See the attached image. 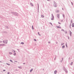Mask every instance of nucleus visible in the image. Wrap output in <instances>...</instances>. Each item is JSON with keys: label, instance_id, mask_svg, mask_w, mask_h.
<instances>
[{"label": "nucleus", "instance_id": "nucleus-12", "mask_svg": "<svg viewBox=\"0 0 74 74\" xmlns=\"http://www.w3.org/2000/svg\"><path fill=\"white\" fill-rule=\"evenodd\" d=\"M38 4V8H39V6H38V3L37 4Z\"/></svg>", "mask_w": 74, "mask_h": 74}, {"label": "nucleus", "instance_id": "nucleus-26", "mask_svg": "<svg viewBox=\"0 0 74 74\" xmlns=\"http://www.w3.org/2000/svg\"><path fill=\"white\" fill-rule=\"evenodd\" d=\"M38 35H39V36H41V35L40 34L39 32H38Z\"/></svg>", "mask_w": 74, "mask_h": 74}, {"label": "nucleus", "instance_id": "nucleus-55", "mask_svg": "<svg viewBox=\"0 0 74 74\" xmlns=\"http://www.w3.org/2000/svg\"><path fill=\"white\" fill-rule=\"evenodd\" d=\"M0 62H1V61H0Z\"/></svg>", "mask_w": 74, "mask_h": 74}, {"label": "nucleus", "instance_id": "nucleus-44", "mask_svg": "<svg viewBox=\"0 0 74 74\" xmlns=\"http://www.w3.org/2000/svg\"><path fill=\"white\" fill-rule=\"evenodd\" d=\"M17 50L18 51H19V49H17Z\"/></svg>", "mask_w": 74, "mask_h": 74}, {"label": "nucleus", "instance_id": "nucleus-4", "mask_svg": "<svg viewBox=\"0 0 74 74\" xmlns=\"http://www.w3.org/2000/svg\"><path fill=\"white\" fill-rule=\"evenodd\" d=\"M8 42V40H3V43H4V44H7V42Z\"/></svg>", "mask_w": 74, "mask_h": 74}, {"label": "nucleus", "instance_id": "nucleus-6", "mask_svg": "<svg viewBox=\"0 0 74 74\" xmlns=\"http://www.w3.org/2000/svg\"><path fill=\"white\" fill-rule=\"evenodd\" d=\"M4 45H5V44H0V47L1 46H4Z\"/></svg>", "mask_w": 74, "mask_h": 74}, {"label": "nucleus", "instance_id": "nucleus-46", "mask_svg": "<svg viewBox=\"0 0 74 74\" xmlns=\"http://www.w3.org/2000/svg\"><path fill=\"white\" fill-rule=\"evenodd\" d=\"M56 44H58V42H56Z\"/></svg>", "mask_w": 74, "mask_h": 74}, {"label": "nucleus", "instance_id": "nucleus-33", "mask_svg": "<svg viewBox=\"0 0 74 74\" xmlns=\"http://www.w3.org/2000/svg\"><path fill=\"white\" fill-rule=\"evenodd\" d=\"M71 23H73V21H72V20H71Z\"/></svg>", "mask_w": 74, "mask_h": 74}, {"label": "nucleus", "instance_id": "nucleus-42", "mask_svg": "<svg viewBox=\"0 0 74 74\" xmlns=\"http://www.w3.org/2000/svg\"><path fill=\"white\" fill-rule=\"evenodd\" d=\"M10 72H8V74H10Z\"/></svg>", "mask_w": 74, "mask_h": 74}, {"label": "nucleus", "instance_id": "nucleus-1", "mask_svg": "<svg viewBox=\"0 0 74 74\" xmlns=\"http://www.w3.org/2000/svg\"><path fill=\"white\" fill-rule=\"evenodd\" d=\"M12 14L13 15H14L16 16H18L19 15V14L16 12H12Z\"/></svg>", "mask_w": 74, "mask_h": 74}, {"label": "nucleus", "instance_id": "nucleus-20", "mask_svg": "<svg viewBox=\"0 0 74 74\" xmlns=\"http://www.w3.org/2000/svg\"><path fill=\"white\" fill-rule=\"evenodd\" d=\"M65 33L66 34H67V31H65Z\"/></svg>", "mask_w": 74, "mask_h": 74}, {"label": "nucleus", "instance_id": "nucleus-40", "mask_svg": "<svg viewBox=\"0 0 74 74\" xmlns=\"http://www.w3.org/2000/svg\"><path fill=\"white\" fill-rule=\"evenodd\" d=\"M5 71V70H3V71Z\"/></svg>", "mask_w": 74, "mask_h": 74}, {"label": "nucleus", "instance_id": "nucleus-8", "mask_svg": "<svg viewBox=\"0 0 74 74\" xmlns=\"http://www.w3.org/2000/svg\"><path fill=\"white\" fill-rule=\"evenodd\" d=\"M57 73V71L56 70L55 71H54V74H56Z\"/></svg>", "mask_w": 74, "mask_h": 74}, {"label": "nucleus", "instance_id": "nucleus-53", "mask_svg": "<svg viewBox=\"0 0 74 74\" xmlns=\"http://www.w3.org/2000/svg\"><path fill=\"white\" fill-rule=\"evenodd\" d=\"M23 64H25V63H23Z\"/></svg>", "mask_w": 74, "mask_h": 74}, {"label": "nucleus", "instance_id": "nucleus-38", "mask_svg": "<svg viewBox=\"0 0 74 74\" xmlns=\"http://www.w3.org/2000/svg\"><path fill=\"white\" fill-rule=\"evenodd\" d=\"M58 23H59V24H60V25L61 24V23H59V22H58Z\"/></svg>", "mask_w": 74, "mask_h": 74}, {"label": "nucleus", "instance_id": "nucleus-23", "mask_svg": "<svg viewBox=\"0 0 74 74\" xmlns=\"http://www.w3.org/2000/svg\"><path fill=\"white\" fill-rule=\"evenodd\" d=\"M64 43H61V45L62 46L63 45H64Z\"/></svg>", "mask_w": 74, "mask_h": 74}, {"label": "nucleus", "instance_id": "nucleus-37", "mask_svg": "<svg viewBox=\"0 0 74 74\" xmlns=\"http://www.w3.org/2000/svg\"><path fill=\"white\" fill-rule=\"evenodd\" d=\"M67 37H68V40H69V37L68 36H67Z\"/></svg>", "mask_w": 74, "mask_h": 74}, {"label": "nucleus", "instance_id": "nucleus-49", "mask_svg": "<svg viewBox=\"0 0 74 74\" xmlns=\"http://www.w3.org/2000/svg\"><path fill=\"white\" fill-rule=\"evenodd\" d=\"M63 20H61V22H63Z\"/></svg>", "mask_w": 74, "mask_h": 74}, {"label": "nucleus", "instance_id": "nucleus-56", "mask_svg": "<svg viewBox=\"0 0 74 74\" xmlns=\"http://www.w3.org/2000/svg\"><path fill=\"white\" fill-rule=\"evenodd\" d=\"M43 70H44V69H43Z\"/></svg>", "mask_w": 74, "mask_h": 74}, {"label": "nucleus", "instance_id": "nucleus-34", "mask_svg": "<svg viewBox=\"0 0 74 74\" xmlns=\"http://www.w3.org/2000/svg\"><path fill=\"white\" fill-rule=\"evenodd\" d=\"M62 62H63V60H61L60 61V62H61V63H62Z\"/></svg>", "mask_w": 74, "mask_h": 74}, {"label": "nucleus", "instance_id": "nucleus-9", "mask_svg": "<svg viewBox=\"0 0 74 74\" xmlns=\"http://www.w3.org/2000/svg\"><path fill=\"white\" fill-rule=\"evenodd\" d=\"M33 70V69L32 68L30 70V73H31V72H32V71Z\"/></svg>", "mask_w": 74, "mask_h": 74}, {"label": "nucleus", "instance_id": "nucleus-28", "mask_svg": "<svg viewBox=\"0 0 74 74\" xmlns=\"http://www.w3.org/2000/svg\"><path fill=\"white\" fill-rule=\"evenodd\" d=\"M6 29H8V26H6Z\"/></svg>", "mask_w": 74, "mask_h": 74}, {"label": "nucleus", "instance_id": "nucleus-15", "mask_svg": "<svg viewBox=\"0 0 74 74\" xmlns=\"http://www.w3.org/2000/svg\"><path fill=\"white\" fill-rule=\"evenodd\" d=\"M59 12V10H57L56 11V12Z\"/></svg>", "mask_w": 74, "mask_h": 74}, {"label": "nucleus", "instance_id": "nucleus-18", "mask_svg": "<svg viewBox=\"0 0 74 74\" xmlns=\"http://www.w3.org/2000/svg\"><path fill=\"white\" fill-rule=\"evenodd\" d=\"M21 44H24V43L23 42H22L21 43Z\"/></svg>", "mask_w": 74, "mask_h": 74}, {"label": "nucleus", "instance_id": "nucleus-29", "mask_svg": "<svg viewBox=\"0 0 74 74\" xmlns=\"http://www.w3.org/2000/svg\"><path fill=\"white\" fill-rule=\"evenodd\" d=\"M66 47H67V43H66V44L65 45Z\"/></svg>", "mask_w": 74, "mask_h": 74}, {"label": "nucleus", "instance_id": "nucleus-43", "mask_svg": "<svg viewBox=\"0 0 74 74\" xmlns=\"http://www.w3.org/2000/svg\"><path fill=\"white\" fill-rule=\"evenodd\" d=\"M0 42H2V41H0Z\"/></svg>", "mask_w": 74, "mask_h": 74}, {"label": "nucleus", "instance_id": "nucleus-14", "mask_svg": "<svg viewBox=\"0 0 74 74\" xmlns=\"http://www.w3.org/2000/svg\"><path fill=\"white\" fill-rule=\"evenodd\" d=\"M30 4L31 5V6H33V3H30Z\"/></svg>", "mask_w": 74, "mask_h": 74}, {"label": "nucleus", "instance_id": "nucleus-50", "mask_svg": "<svg viewBox=\"0 0 74 74\" xmlns=\"http://www.w3.org/2000/svg\"><path fill=\"white\" fill-rule=\"evenodd\" d=\"M62 10H63V8H62Z\"/></svg>", "mask_w": 74, "mask_h": 74}, {"label": "nucleus", "instance_id": "nucleus-19", "mask_svg": "<svg viewBox=\"0 0 74 74\" xmlns=\"http://www.w3.org/2000/svg\"><path fill=\"white\" fill-rule=\"evenodd\" d=\"M32 30H34V28H33V25H32Z\"/></svg>", "mask_w": 74, "mask_h": 74}, {"label": "nucleus", "instance_id": "nucleus-11", "mask_svg": "<svg viewBox=\"0 0 74 74\" xmlns=\"http://www.w3.org/2000/svg\"><path fill=\"white\" fill-rule=\"evenodd\" d=\"M18 67L19 68V69H22V66H18Z\"/></svg>", "mask_w": 74, "mask_h": 74}, {"label": "nucleus", "instance_id": "nucleus-25", "mask_svg": "<svg viewBox=\"0 0 74 74\" xmlns=\"http://www.w3.org/2000/svg\"><path fill=\"white\" fill-rule=\"evenodd\" d=\"M62 16L63 18H64V14H62Z\"/></svg>", "mask_w": 74, "mask_h": 74}, {"label": "nucleus", "instance_id": "nucleus-10", "mask_svg": "<svg viewBox=\"0 0 74 74\" xmlns=\"http://www.w3.org/2000/svg\"><path fill=\"white\" fill-rule=\"evenodd\" d=\"M57 17L59 18V14H57Z\"/></svg>", "mask_w": 74, "mask_h": 74}, {"label": "nucleus", "instance_id": "nucleus-2", "mask_svg": "<svg viewBox=\"0 0 74 74\" xmlns=\"http://www.w3.org/2000/svg\"><path fill=\"white\" fill-rule=\"evenodd\" d=\"M53 5L54 6V7H57V4L56 3V2H55V1H53Z\"/></svg>", "mask_w": 74, "mask_h": 74}, {"label": "nucleus", "instance_id": "nucleus-24", "mask_svg": "<svg viewBox=\"0 0 74 74\" xmlns=\"http://www.w3.org/2000/svg\"><path fill=\"white\" fill-rule=\"evenodd\" d=\"M9 54H10V55H12V53L10 52H9Z\"/></svg>", "mask_w": 74, "mask_h": 74}, {"label": "nucleus", "instance_id": "nucleus-35", "mask_svg": "<svg viewBox=\"0 0 74 74\" xmlns=\"http://www.w3.org/2000/svg\"><path fill=\"white\" fill-rule=\"evenodd\" d=\"M7 64V65H9V66H10V64L7 63V64Z\"/></svg>", "mask_w": 74, "mask_h": 74}, {"label": "nucleus", "instance_id": "nucleus-27", "mask_svg": "<svg viewBox=\"0 0 74 74\" xmlns=\"http://www.w3.org/2000/svg\"><path fill=\"white\" fill-rule=\"evenodd\" d=\"M49 23L50 24H51V25H52V26H53V25H52V24L51 23Z\"/></svg>", "mask_w": 74, "mask_h": 74}, {"label": "nucleus", "instance_id": "nucleus-51", "mask_svg": "<svg viewBox=\"0 0 74 74\" xmlns=\"http://www.w3.org/2000/svg\"><path fill=\"white\" fill-rule=\"evenodd\" d=\"M47 1H49L50 0H47Z\"/></svg>", "mask_w": 74, "mask_h": 74}, {"label": "nucleus", "instance_id": "nucleus-47", "mask_svg": "<svg viewBox=\"0 0 74 74\" xmlns=\"http://www.w3.org/2000/svg\"><path fill=\"white\" fill-rule=\"evenodd\" d=\"M14 62H18V61H15Z\"/></svg>", "mask_w": 74, "mask_h": 74}, {"label": "nucleus", "instance_id": "nucleus-30", "mask_svg": "<svg viewBox=\"0 0 74 74\" xmlns=\"http://www.w3.org/2000/svg\"><path fill=\"white\" fill-rule=\"evenodd\" d=\"M13 55H14V56H15L16 55V53H14V54H13Z\"/></svg>", "mask_w": 74, "mask_h": 74}, {"label": "nucleus", "instance_id": "nucleus-16", "mask_svg": "<svg viewBox=\"0 0 74 74\" xmlns=\"http://www.w3.org/2000/svg\"><path fill=\"white\" fill-rule=\"evenodd\" d=\"M41 18H44V16L43 15H41Z\"/></svg>", "mask_w": 74, "mask_h": 74}, {"label": "nucleus", "instance_id": "nucleus-13", "mask_svg": "<svg viewBox=\"0 0 74 74\" xmlns=\"http://www.w3.org/2000/svg\"><path fill=\"white\" fill-rule=\"evenodd\" d=\"M65 47V46H64V45H63V46L62 47V48H64Z\"/></svg>", "mask_w": 74, "mask_h": 74}, {"label": "nucleus", "instance_id": "nucleus-22", "mask_svg": "<svg viewBox=\"0 0 74 74\" xmlns=\"http://www.w3.org/2000/svg\"><path fill=\"white\" fill-rule=\"evenodd\" d=\"M73 65V62H72L71 63V64H70V65H71H71Z\"/></svg>", "mask_w": 74, "mask_h": 74}, {"label": "nucleus", "instance_id": "nucleus-7", "mask_svg": "<svg viewBox=\"0 0 74 74\" xmlns=\"http://www.w3.org/2000/svg\"><path fill=\"white\" fill-rule=\"evenodd\" d=\"M70 34L71 37V36H72V32L70 31Z\"/></svg>", "mask_w": 74, "mask_h": 74}, {"label": "nucleus", "instance_id": "nucleus-57", "mask_svg": "<svg viewBox=\"0 0 74 74\" xmlns=\"http://www.w3.org/2000/svg\"><path fill=\"white\" fill-rule=\"evenodd\" d=\"M73 24H74V23H73Z\"/></svg>", "mask_w": 74, "mask_h": 74}, {"label": "nucleus", "instance_id": "nucleus-32", "mask_svg": "<svg viewBox=\"0 0 74 74\" xmlns=\"http://www.w3.org/2000/svg\"><path fill=\"white\" fill-rule=\"evenodd\" d=\"M10 62H12V60H10Z\"/></svg>", "mask_w": 74, "mask_h": 74}, {"label": "nucleus", "instance_id": "nucleus-48", "mask_svg": "<svg viewBox=\"0 0 74 74\" xmlns=\"http://www.w3.org/2000/svg\"><path fill=\"white\" fill-rule=\"evenodd\" d=\"M56 58V56L55 57V58H54V60H55V58Z\"/></svg>", "mask_w": 74, "mask_h": 74}, {"label": "nucleus", "instance_id": "nucleus-3", "mask_svg": "<svg viewBox=\"0 0 74 74\" xmlns=\"http://www.w3.org/2000/svg\"><path fill=\"white\" fill-rule=\"evenodd\" d=\"M63 70L66 73H67V69H66V68H65L64 66L63 67Z\"/></svg>", "mask_w": 74, "mask_h": 74}, {"label": "nucleus", "instance_id": "nucleus-45", "mask_svg": "<svg viewBox=\"0 0 74 74\" xmlns=\"http://www.w3.org/2000/svg\"><path fill=\"white\" fill-rule=\"evenodd\" d=\"M62 60H63V58H62Z\"/></svg>", "mask_w": 74, "mask_h": 74}, {"label": "nucleus", "instance_id": "nucleus-36", "mask_svg": "<svg viewBox=\"0 0 74 74\" xmlns=\"http://www.w3.org/2000/svg\"><path fill=\"white\" fill-rule=\"evenodd\" d=\"M61 30L62 31H63V32H64V30L63 29H62Z\"/></svg>", "mask_w": 74, "mask_h": 74}, {"label": "nucleus", "instance_id": "nucleus-41", "mask_svg": "<svg viewBox=\"0 0 74 74\" xmlns=\"http://www.w3.org/2000/svg\"><path fill=\"white\" fill-rule=\"evenodd\" d=\"M71 3V4H72V5H73V2H72Z\"/></svg>", "mask_w": 74, "mask_h": 74}, {"label": "nucleus", "instance_id": "nucleus-52", "mask_svg": "<svg viewBox=\"0 0 74 74\" xmlns=\"http://www.w3.org/2000/svg\"><path fill=\"white\" fill-rule=\"evenodd\" d=\"M48 43H50V42H48Z\"/></svg>", "mask_w": 74, "mask_h": 74}, {"label": "nucleus", "instance_id": "nucleus-54", "mask_svg": "<svg viewBox=\"0 0 74 74\" xmlns=\"http://www.w3.org/2000/svg\"><path fill=\"white\" fill-rule=\"evenodd\" d=\"M16 71H18V70L16 69Z\"/></svg>", "mask_w": 74, "mask_h": 74}, {"label": "nucleus", "instance_id": "nucleus-5", "mask_svg": "<svg viewBox=\"0 0 74 74\" xmlns=\"http://www.w3.org/2000/svg\"><path fill=\"white\" fill-rule=\"evenodd\" d=\"M52 18L51 19V20H53V18H54V16H53V14H51Z\"/></svg>", "mask_w": 74, "mask_h": 74}, {"label": "nucleus", "instance_id": "nucleus-31", "mask_svg": "<svg viewBox=\"0 0 74 74\" xmlns=\"http://www.w3.org/2000/svg\"><path fill=\"white\" fill-rule=\"evenodd\" d=\"M34 40L35 41H37V40H36V39H34Z\"/></svg>", "mask_w": 74, "mask_h": 74}, {"label": "nucleus", "instance_id": "nucleus-21", "mask_svg": "<svg viewBox=\"0 0 74 74\" xmlns=\"http://www.w3.org/2000/svg\"><path fill=\"white\" fill-rule=\"evenodd\" d=\"M12 52H13V53H14V52H15V51L13 50L12 51Z\"/></svg>", "mask_w": 74, "mask_h": 74}, {"label": "nucleus", "instance_id": "nucleus-17", "mask_svg": "<svg viewBox=\"0 0 74 74\" xmlns=\"http://www.w3.org/2000/svg\"><path fill=\"white\" fill-rule=\"evenodd\" d=\"M57 28H61V27H59L58 26H57Z\"/></svg>", "mask_w": 74, "mask_h": 74}, {"label": "nucleus", "instance_id": "nucleus-39", "mask_svg": "<svg viewBox=\"0 0 74 74\" xmlns=\"http://www.w3.org/2000/svg\"><path fill=\"white\" fill-rule=\"evenodd\" d=\"M72 27H74V25H72Z\"/></svg>", "mask_w": 74, "mask_h": 74}]
</instances>
